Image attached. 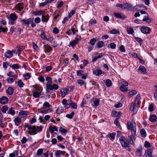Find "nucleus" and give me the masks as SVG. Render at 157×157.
<instances>
[{"label":"nucleus","instance_id":"f257e3e1","mask_svg":"<svg viewBox=\"0 0 157 157\" xmlns=\"http://www.w3.org/2000/svg\"><path fill=\"white\" fill-rule=\"evenodd\" d=\"M25 127L28 128V133L30 135H35L38 132H40L42 131L43 127L42 125L36 127L35 126H31L28 124H25Z\"/></svg>","mask_w":157,"mask_h":157},{"label":"nucleus","instance_id":"f03ea898","mask_svg":"<svg viewBox=\"0 0 157 157\" xmlns=\"http://www.w3.org/2000/svg\"><path fill=\"white\" fill-rule=\"evenodd\" d=\"M127 128L131 130V136L134 139L136 135L137 124L134 121V119H132L131 121H128L127 123Z\"/></svg>","mask_w":157,"mask_h":157},{"label":"nucleus","instance_id":"7ed1b4c3","mask_svg":"<svg viewBox=\"0 0 157 157\" xmlns=\"http://www.w3.org/2000/svg\"><path fill=\"white\" fill-rule=\"evenodd\" d=\"M81 38L80 36L77 35L75 40L70 42L68 46L69 47H71L72 48H74L78 43L81 40Z\"/></svg>","mask_w":157,"mask_h":157},{"label":"nucleus","instance_id":"20e7f679","mask_svg":"<svg viewBox=\"0 0 157 157\" xmlns=\"http://www.w3.org/2000/svg\"><path fill=\"white\" fill-rule=\"evenodd\" d=\"M46 90L48 92H49L50 90H57L59 88L57 84H54L51 85L50 84H46Z\"/></svg>","mask_w":157,"mask_h":157},{"label":"nucleus","instance_id":"39448f33","mask_svg":"<svg viewBox=\"0 0 157 157\" xmlns=\"http://www.w3.org/2000/svg\"><path fill=\"white\" fill-rule=\"evenodd\" d=\"M119 141L123 147H127L129 145V141L124 136H122L120 138Z\"/></svg>","mask_w":157,"mask_h":157},{"label":"nucleus","instance_id":"423d86ee","mask_svg":"<svg viewBox=\"0 0 157 157\" xmlns=\"http://www.w3.org/2000/svg\"><path fill=\"white\" fill-rule=\"evenodd\" d=\"M55 155L56 157H59L61 155L65 156V157H68V155L65 151H62L60 150H55Z\"/></svg>","mask_w":157,"mask_h":157},{"label":"nucleus","instance_id":"0eeeda50","mask_svg":"<svg viewBox=\"0 0 157 157\" xmlns=\"http://www.w3.org/2000/svg\"><path fill=\"white\" fill-rule=\"evenodd\" d=\"M136 103L135 102H132L129 108L130 110L132 111L134 114L137 113L138 109V108L136 105Z\"/></svg>","mask_w":157,"mask_h":157},{"label":"nucleus","instance_id":"6e6552de","mask_svg":"<svg viewBox=\"0 0 157 157\" xmlns=\"http://www.w3.org/2000/svg\"><path fill=\"white\" fill-rule=\"evenodd\" d=\"M33 18H29L27 19H22L20 21L21 24L25 25H29L31 21H33Z\"/></svg>","mask_w":157,"mask_h":157},{"label":"nucleus","instance_id":"1a4fd4ad","mask_svg":"<svg viewBox=\"0 0 157 157\" xmlns=\"http://www.w3.org/2000/svg\"><path fill=\"white\" fill-rule=\"evenodd\" d=\"M141 32L144 34H147L150 33V30L149 28L146 26H142L140 29Z\"/></svg>","mask_w":157,"mask_h":157},{"label":"nucleus","instance_id":"9d476101","mask_svg":"<svg viewBox=\"0 0 157 157\" xmlns=\"http://www.w3.org/2000/svg\"><path fill=\"white\" fill-rule=\"evenodd\" d=\"M44 51L45 53H48L52 50V48L48 44L44 45L43 46Z\"/></svg>","mask_w":157,"mask_h":157},{"label":"nucleus","instance_id":"9b49d317","mask_svg":"<svg viewBox=\"0 0 157 157\" xmlns=\"http://www.w3.org/2000/svg\"><path fill=\"white\" fill-rule=\"evenodd\" d=\"M68 91V90L66 88H61L60 91L62 97L64 98L67 94Z\"/></svg>","mask_w":157,"mask_h":157},{"label":"nucleus","instance_id":"f8f14e48","mask_svg":"<svg viewBox=\"0 0 157 157\" xmlns=\"http://www.w3.org/2000/svg\"><path fill=\"white\" fill-rule=\"evenodd\" d=\"M16 48L17 49V53H18V56H19L21 52L24 50L25 47L24 46L19 45Z\"/></svg>","mask_w":157,"mask_h":157},{"label":"nucleus","instance_id":"ddd939ff","mask_svg":"<svg viewBox=\"0 0 157 157\" xmlns=\"http://www.w3.org/2000/svg\"><path fill=\"white\" fill-rule=\"evenodd\" d=\"M9 101V99L6 96H3L0 98V103L2 104L6 103Z\"/></svg>","mask_w":157,"mask_h":157},{"label":"nucleus","instance_id":"4468645a","mask_svg":"<svg viewBox=\"0 0 157 157\" xmlns=\"http://www.w3.org/2000/svg\"><path fill=\"white\" fill-rule=\"evenodd\" d=\"M33 87L34 88V90L35 91H39L42 92V91L43 90V88L42 87L40 86V85L35 84L33 86Z\"/></svg>","mask_w":157,"mask_h":157},{"label":"nucleus","instance_id":"2eb2a0df","mask_svg":"<svg viewBox=\"0 0 157 157\" xmlns=\"http://www.w3.org/2000/svg\"><path fill=\"white\" fill-rule=\"evenodd\" d=\"M116 135V133L113 132L112 133H109L106 136V138H109L110 139V140L112 141H113L115 138Z\"/></svg>","mask_w":157,"mask_h":157},{"label":"nucleus","instance_id":"dca6fc26","mask_svg":"<svg viewBox=\"0 0 157 157\" xmlns=\"http://www.w3.org/2000/svg\"><path fill=\"white\" fill-rule=\"evenodd\" d=\"M7 113L12 116H14L15 115V111L14 108L13 107H11L9 108Z\"/></svg>","mask_w":157,"mask_h":157},{"label":"nucleus","instance_id":"f3484780","mask_svg":"<svg viewBox=\"0 0 157 157\" xmlns=\"http://www.w3.org/2000/svg\"><path fill=\"white\" fill-rule=\"evenodd\" d=\"M138 70L140 71L141 73L144 74H147V73L146 68L143 66H140L139 67Z\"/></svg>","mask_w":157,"mask_h":157},{"label":"nucleus","instance_id":"a211bd4d","mask_svg":"<svg viewBox=\"0 0 157 157\" xmlns=\"http://www.w3.org/2000/svg\"><path fill=\"white\" fill-rule=\"evenodd\" d=\"M13 121L15 123V125L18 126L20 125L21 123V119L18 116L14 119Z\"/></svg>","mask_w":157,"mask_h":157},{"label":"nucleus","instance_id":"6ab92c4d","mask_svg":"<svg viewBox=\"0 0 157 157\" xmlns=\"http://www.w3.org/2000/svg\"><path fill=\"white\" fill-rule=\"evenodd\" d=\"M121 114L122 113L120 111L118 112L117 111L114 110L112 112V115L113 117H120V116L121 115Z\"/></svg>","mask_w":157,"mask_h":157},{"label":"nucleus","instance_id":"aec40b11","mask_svg":"<svg viewBox=\"0 0 157 157\" xmlns=\"http://www.w3.org/2000/svg\"><path fill=\"white\" fill-rule=\"evenodd\" d=\"M27 111H21L18 113V116H20L22 118L26 117L28 114Z\"/></svg>","mask_w":157,"mask_h":157},{"label":"nucleus","instance_id":"412c9836","mask_svg":"<svg viewBox=\"0 0 157 157\" xmlns=\"http://www.w3.org/2000/svg\"><path fill=\"white\" fill-rule=\"evenodd\" d=\"M114 16L118 18L121 19L122 20L124 19L126 17L124 15L122 16L120 13H114Z\"/></svg>","mask_w":157,"mask_h":157},{"label":"nucleus","instance_id":"4be33fe9","mask_svg":"<svg viewBox=\"0 0 157 157\" xmlns=\"http://www.w3.org/2000/svg\"><path fill=\"white\" fill-rule=\"evenodd\" d=\"M12 52L10 50H8L5 54V56L7 58H10L12 57Z\"/></svg>","mask_w":157,"mask_h":157},{"label":"nucleus","instance_id":"5701e85b","mask_svg":"<svg viewBox=\"0 0 157 157\" xmlns=\"http://www.w3.org/2000/svg\"><path fill=\"white\" fill-rule=\"evenodd\" d=\"M77 82L80 86H84L86 87V83L84 81L81 79H78L77 80Z\"/></svg>","mask_w":157,"mask_h":157},{"label":"nucleus","instance_id":"b1692460","mask_svg":"<svg viewBox=\"0 0 157 157\" xmlns=\"http://www.w3.org/2000/svg\"><path fill=\"white\" fill-rule=\"evenodd\" d=\"M49 131L51 134H53L54 131L57 132L58 131V129L56 126L53 127L50 126L49 127Z\"/></svg>","mask_w":157,"mask_h":157},{"label":"nucleus","instance_id":"393cba45","mask_svg":"<svg viewBox=\"0 0 157 157\" xmlns=\"http://www.w3.org/2000/svg\"><path fill=\"white\" fill-rule=\"evenodd\" d=\"M102 71L100 69H97L95 70H94L93 73L94 75L96 76H100L102 74Z\"/></svg>","mask_w":157,"mask_h":157},{"label":"nucleus","instance_id":"a878e982","mask_svg":"<svg viewBox=\"0 0 157 157\" xmlns=\"http://www.w3.org/2000/svg\"><path fill=\"white\" fill-rule=\"evenodd\" d=\"M123 9H130L132 6V5L130 3L126 2L123 4Z\"/></svg>","mask_w":157,"mask_h":157},{"label":"nucleus","instance_id":"bb28decb","mask_svg":"<svg viewBox=\"0 0 157 157\" xmlns=\"http://www.w3.org/2000/svg\"><path fill=\"white\" fill-rule=\"evenodd\" d=\"M16 7L19 11H21L24 8V4L23 3H18L16 5Z\"/></svg>","mask_w":157,"mask_h":157},{"label":"nucleus","instance_id":"cd10ccee","mask_svg":"<svg viewBox=\"0 0 157 157\" xmlns=\"http://www.w3.org/2000/svg\"><path fill=\"white\" fill-rule=\"evenodd\" d=\"M17 18V17L15 13H12L10 15L9 20L16 21Z\"/></svg>","mask_w":157,"mask_h":157},{"label":"nucleus","instance_id":"c85d7f7f","mask_svg":"<svg viewBox=\"0 0 157 157\" xmlns=\"http://www.w3.org/2000/svg\"><path fill=\"white\" fill-rule=\"evenodd\" d=\"M126 30L127 33L128 34H132L134 32L133 29L130 27H127L126 28Z\"/></svg>","mask_w":157,"mask_h":157},{"label":"nucleus","instance_id":"c756f323","mask_svg":"<svg viewBox=\"0 0 157 157\" xmlns=\"http://www.w3.org/2000/svg\"><path fill=\"white\" fill-rule=\"evenodd\" d=\"M152 150L151 149H148L146 150L145 152V155L148 157H151Z\"/></svg>","mask_w":157,"mask_h":157},{"label":"nucleus","instance_id":"7c9ffc66","mask_svg":"<svg viewBox=\"0 0 157 157\" xmlns=\"http://www.w3.org/2000/svg\"><path fill=\"white\" fill-rule=\"evenodd\" d=\"M157 119L156 116L155 114H152L150 115L149 117V120L151 122L155 121Z\"/></svg>","mask_w":157,"mask_h":157},{"label":"nucleus","instance_id":"2f4dec72","mask_svg":"<svg viewBox=\"0 0 157 157\" xmlns=\"http://www.w3.org/2000/svg\"><path fill=\"white\" fill-rule=\"evenodd\" d=\"M44 12L42 10L36 11L33 12V14L36 16H40L44 14Z\"/></svg>","mask_w":157,"mask_h":157},{"label":"nucleus","instance_id":"473e14b6","mask_svg":"<svg viewBox=\"0 0 157 157\" xmlns=\"http://www.w3.org/2000/svg\"><path fill=\"white\" fill-rule=\"evenodd\" d=\"M41 93L39 91H35L33 93V95L34 98H39L42 95Z\"/></svg>","mask_w":157,"mask_h":157},{"label":"nucleus","instance_id":"72a5a7b5","mask_svg":"<svg viewBox=\"0 0 157 157\" xmlns=\"http://www.w3.org/2000/svg\"><path fill=\"white\" fill-rule=\"evenodd\" d=\"M97 45L98 48H100L105 46V44L103 41H99Z\"/></svg>","mask_w":157,"mask_h":157},{"label":"nucleus","instance_id":"f704fd0d","mask_svg":"<svg viewBox=\"0 0 157 157\" xmlns=\"http://www.w3.org/2000/svg\"><path fill=\"white\" fill-rule=\"evenodd\" d=\"M143 21H146L147 23H150L151 22V20L147 16H145L144 18H143Z\"/></svg>","mask_w":157,"mask_h":157},{"label":"nucleus","instance_id":"c9c22d12","mask_svg":"<svg viewBox=\"0 0 157 157\" xmlns=\"http://www.w3.org/2000/svg\"><path fill=\"white\" fill-rule=\"evenodd\" d=\"M71 31H72L73 35L75 34L76 32H78V29L75 25H73L72 26L71 29Z\"/></svg>","mask_w":157,"mask_h":157},{"label":"nucleus","instance_id":"e433bc0d","mask_svg":"<svg viewBox=\"0 0 157 157\" xmlns=\"http://www.w3.org/2000/svg\"><path fill=\"white\" fill-rule=\"evenodd\" d=\"M14 90L12 87H9L8 88L7 91V93L10 95H11L13 94Z\"/></svg>","mask_w":157,"mask_h":157},{"label":"nucleus","instance_id":"4c0bfd02","mask_svg":"<svg viewBox=\"0 0 157 157\" xmlns=\"http://www.w3.org/2000/svg\"><path fill=\"white\" fill-rule=\"evenodd\" d=\"M140 133L141 136L143 137H145L147 136V133L146 131L144 128H142L140 130Z\"/></svg>","mask_w":157,"mask_h":157},{"label":"nucleus","instance_id":"58836bf2","mask_svg":"<svg viewBox=\"0 0 157 157\" xmlns=\"http://www.w3.org/2000/svg\"><path fill=\"white\" fill-rule=\"evenodd\" d=\"M73 102L70 99H69L67 101V104L65 106V107L66 108H68L71 106V105L72 103Z\"/></svg>","mask_w":157,"mask_h":157},{"label":"nucleus","instance_id":"ea45409f","mask_svg":"<svg viewBox=\"0 0 157 157\" xmlns=\"http://www.w3.org/2000/svg\"><path fill=\"white\" fill-rule=\"evenodd\" d=\"M116 44L114 43H112L109 44L107 45V47L109 48L114 49L116 48Z\"/></svg>","mask_w":157,"mask_h":157},{"label":"nucleus","instance_id":"a19ab883","mask_svg":"<svg viewBox=\"0 0 157 157\" xmlns=\"http://www.w3.org/2000/svg\"><path fill=\"white\" fill-rule=\"evenodd\" d=\"M9 108L7 105H4L2 107L1 110L4 113H6V111L8 110Z\"/></svg>","mask_w":157,"mask_h":157},{"label":"nucleus","instance_id":"79ce46f5","mask_svg":"<svg viewBox=\"0 0 157 157\" xmlns=\"http://www.w3.org/2000/svg\"><path fill=\"white\" fill-rule=\"evenodd\" d=\"M97 41V40L94 38H93L90 40L88 44H90L93 46L95 44Z\"/></svg>","mask_w":157,"mask_h":157},{"label":"nucleus","instance_id":"37998d69","mask_svg":"<svg viewBox=\"0 0 157 157\" xmlns=\"http://www.w3.org/2000/svg\"><path fill=\"white\" fill-rule=\"evenodd\" d=\"M124 85H121L120 87V90L122 92H125L128 91L127 87H126Z\"/></svg>","mask_w":157,"mask_h":157},{"label":"nucleus","instance_id":"c03bdc74","mask_svg":"<svg viewBox=\"0 0 157 157\" xmlns=\"http://www.w3.org/2000/svg\"><path fill=\"white\" fill-rule=\"evenodd\" d=\"M106 86L108 87L111 86L112 85V82L111 80L109 79H107L105 82Z\"/></svg>","mask_w":157,"mask_h":157},{"label":"nucleus","instance_id":"a18cd8bd","mask_svg":"<svg viewBox=\"0 0 157 157\" xmlns=\"http://www.w3.org/2000/svg\"><path fill=\"white\" fill-rule=\"evenodd\" d=\"M30 74L29 73H26L25 74L23 75V77L25 78V80H27L29 79L31 77Z\"/></svg>","mask_w":157,"mask_h":157},{"label":"nucleus","instance_id":"49530a36","mask_svg":"<svg viewBox=\"0 0 157 157\" xmlns=\"http://www.w3.org/2000/svg\"><path fill=\"white\" fill-rule=\"evenodd\" d=\"M52 111V109L51 108H49L46 110H42L41 111V113H42L46 114L49 113H50Z\"/></svg>","mask_w":157,"mask_h":157},{"label":"nucleus","instance_id":"de8ad7c7","mask_svg":"<svg viewBox=\"0 0 157 157\" xmlns=\"http://www.w3.org/2000/svg\"><path fill=\"white\" fill-rule=\"evenodd\" d=\"M24 84L21 80H19L18 81L17 86L21 88L24 86Z\"/></svg>","mask_w":157,"mask_h":157},{"label":"nucleus","instance_id":"09e8293b","mask_svg":"<svg viewBox=\"0 0 157 157\" xmlns=\"http://www.w3.org/2000/svg\"><path fill=\"white\" fill-rule=\"evenodd\" d=\"M51 106L47 101H45L43 105V108H44L50 107Z\"/></svg>","mask_w":157,"mask_h":157},{"label":"nucleus","instance_id":"8fccbe9b","mask_svg":"<svg viewBox=\"0 0 157 157\" xmlns=\"http://www.w3.org/2000/svg\"><path fill=\"white\" fill-rule=\"evenodd\" d=\"M48 20V17L44 15H43L42 17V21L43 22H47Z\"/></svg>","mask_w":157,"mask_h":157},{"label":"nucleus","instance_id":"3c124183","mask_svg":"<svg viewBox=\"0 0 157 157\" xmlns=\"http://www.w3.org/2000/svg\"><path fill=\"white\" fill-rule=\"evenodd\" d=\"M138 10V8L137 6H135L131 7L129 10L130 11H137Z\"/></svg>","mask_w":157,"mask_h":157},{"label":"nucleus","instance_id":"603ef678","mask_svg":"<svg viewBox=\"0 0 157 157\" xmlns=\"http://www.w3.org/2000/svg\"><path fill=\"white\" fill-rule=\"evenodd\" d=\"M63 111V109L62 107L59 108L56 110V113L57 114H60Z\"/></svg>","mask_w":157,"mask_h":157},{"label":"nucleus","instance_id":"864d4df0","mask_svg":"<svg viewBox=\"0 0 157 157\" xmlns=\"http://www.w3.org/2000/svg\"><path fill=\"white\" fill-rule=\"evenodd\" d=\"M140 99V94H138L136 98L135 103L138 104L139 103V101Z\"/></svg>","mask_w":157,"mask_h":157},{"label":"nucleus","instance_id":"5fc2aeb1","mask_svg":"<svg viewBox=\"0 0 157 157\" xmlns=\"http://www.w3.org/2000/svg\"><path fill=\"white\" fill-rule=\"evenodd\" d=\"M75 114V112H72L71 114H67L66 115V117L67 118L71 119H72Z\"/></svg>","mask_w":157,"mask_h":157},{"label":"nucleus","instance_id":"6e6d98bb","mask_svg":"<svg viewBox=\"0 0 157 157\" xmlns=\"http://www.w3.org/2000/svg\"><path fill=\"white\" fill-rule=\"evenodd\" d=\"M94 46L89 44L88 45H87V48L88 49V52H90L94 48Z\"/></svg>","mask_w":157,"mask_h":157},{"label":"nucleus","instance_id":"4d7b16f0","mask_svg":"<svg viewBox=\"0 0 157 157\" xmlns=\"http://www.w3.org/2000/svg\"><path fill=\"white\" fill-rule=\"evenodd\" d=\"M137 93V91L136 90H132L128 93V94L130 96H132L135 95Z\"/></svg>","mask_w":157,"mask_h":157},{"label":"nucleus","instance_id":"13d9d810","mask_svg":"<svg viewBox=\"0 0 157 157\" xmlns=\"http://www.w3.org/2000/svg\"><path fill=\"white\" fill-rule=\"evenodd\" d=\"M135 40L140 43V44H141L143 43V40L142 39L138 37H135Z\"/></svg>","mask_w":157,"mask_h":157},{"label":"nucleus","instance_id":"bf43d9fd","mask_svg":"<svg viewBox=\"0 0 157 157\" xmlns=\"http://www.w3.org/2000/svg\"><path fill=\"white\" fill-rule=\"evenodd\" d=\"M43 149H39L37 151L36 155H40L43 153Z\"/></svg>","mask_w":157,"mask_h":157},{"label":"nucleus","instance_id":"052dcab7","mask_svg":"<svg viewBox=\"0 0 157 157\" xmlns=\"http://www.w3.org/2000/svg\"><path fill=\"white\" fill-rule=\"evenodd\" d=\"M45 79L47 81L48 83V84L52 83V79L51 78L49 77H47L45 78Z\"/></svg>","mask_w":157,"mask_h":157},{"label":"nucleus","instance_id":"680f3d73","mask_svg":"<svg viewBox=\"0 0 157 157\" xmlns=\"http://www.w3.org/2000/svg\"><path fill=\"white\" fill-rule=\"evenodd\" d=\"M7 75L10 77H13L14 78H17V76L15 75L12 74V72L11 71L9 72L7 74Z\"/></svg>","mask_w":157,"mask_h":157},{"label":"nucleus","instance_id":"e2e57ef3","mask_svg":"<svg viewBox=\"0 0 157 157\" xmlns=\"http://www.w3.org/2000/svg\"><path fill=\"white\" fill-rule=\"evenodd\" d=\"M63 2L62 1H60V2H58L57 5L56 7L57 8H59L61 7L63 4Z\"/></svg>","mask_w":157,"mask_h":157},{"label":"nucleus","instance_id":"0e129e2a","mask_svg":"<svg viewBox=\"0 0 157 157\" xmlns=\"http://www.w3.org/2000/svg\"><path fill=\"white\" fill-rule=\"evenodd\" d=\"M99 100L98 98L95 99L94 101V104L96 106H97L98 105L99 102Z\"/></svg>","mask_w":157,"mask_h":157},{"label":"nucleus","instance_id":"69168bd1","mask_svg":"<svg viewBox=\"0 0 157 157\" xmlns=\"http://www.w3.org/2000/svg\"><path fill=\"white\" fill-rule=\"evenodd\" d=\"M84 71L81 70H79L77 71L76 74L78 76H80L82 75V73Z\"/></svg>","mask_w":157,"mask_h":157},{"label":"nucleus","instance_id":"338daca9","mask_svg":"<svg viewBox=\"0 0 157 157\" xmlns=\"http://www.w3.org/2000/svg\"><path fill=\"white\" fill-rule=\"evenodd\" d=\"M53 32L54 34H57L59 32V30L56 27H55L53 30Z\"/></svg>","mask_w":157,"mask_h":157},{"label":"nucleus","instance_id":"774afa93","mask_svg":"<svg viewBox=\"0 0 157 157\" xmlns=\"http://www.w3.org/2000/svg\"><path fill=\"white\" fill-rule=\"evenodd\" d=\"M144 146L146 148H148L151 147L150 143L147 141H146L145 142Z\"/></svg>","mask_w":157,"mask_h":157}]
</instances>
